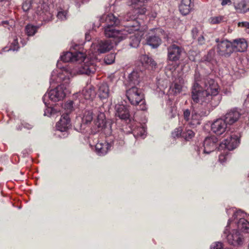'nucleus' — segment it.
<instances>
[{
	"instance_id": "39448f33",
	"label": "nucleus",
	"mask_w": 249,
	"mask_h": 249,
	"mask_svg": "<svg viewBox=\"0 0 249 249\" xmlns=\"http://www.w3.org/2000/svg\"><path fill=\"white\" fill-rule=\"evenodd\" d=\"M69 86L60 84L54 89L50 90L44 94L42 98L45 106H48V100L52 102H58L63 100L70 92Z\"/></svg>"
},
{
	"instance_id": "09e8293b",
	"label": "nucleus",
	"mask_w": 249,
	"mask_h": 249,
	"mask_svg": "<svg viewBox=\"0 0 249 249\" xmlns=\"http://www.w3.org/2000/svg\"><path fill=\"white\" fill-rule=\"evenodd\" d=\"M0 25L3 26L5 28H8L10 30V27H11L13 25V21L5 20L1 22Z\"/></svg>"
},
{
	"instance_id": "c85d7f7f",
	"label": "nucleus",
	"mask_w": 249,
	"mask_h": 249,
	"mask_svg": "<svg viewBox=\"0 0 249 249\" xmlns=\"http://www.w3.org/2000/svg\"><path fill=\"white\" fill-rule=\"evenodd\" d=\"M124 131L123 129H120L115 133L114 136V140L112 142L113 144L122 145L124 144Z\"/></svg>"
},
{
	"instance_id": "473e14b6",
	"label": "nucleus",
	"mask_w": 249,
	"mask_h": 249,
	"mask_svg": "<svg viewBox=\"0 0 249 249\" xmlns=\"http://www.w3.org/2000/svg\"><path fill=\"white\" fill-rule=\"evenodd\" d=\"M132 133L135 137H141L143 138L145 135L146 129L143 126H137L132 129Z\"/></svg>"
},
{
	"instance_id": "8fccbe9b",
	"label": "nucleus",
	"mask_w": 249,
	"mask_h": 249,
	"mask_svg": "<svg viewBox=\"0 0 249 249\" xmlns=\"http://www.w3.org/2000/svg\"><path fill=\"white\" fill-rule=\"evenodd\" d=\"M223 245L221 242H218L213 243L211 247V249H222Z\"/></svg>"
},
{
	"instance_id": "c756f323",
	"label": "nucleus",
	"mask_w": 249,
	"mask_h": 249,
	"mask_svg": "<svg viewBox=\"0 0 249 249\" xmlns=\"http://www.w3.org/2000/svg\"><path fill=\"white\" fill-rule=\"evenodd\" d=\"M146 41L147 44L153 48L159 47L161 42L160 38L156 35L149 36L147 38Z\"/></svg>"
},
{
	"instance_id": "a211bd4d",
	"label": "nucleus",
	"mask_w": 249,
	"mask_h": 249,
	"mask_svg": "<svg viewBox=\"0 0 249 249\" xmlns=\"http://www.w3.org/2000/svg\"><path fill=\"white\" fill-rule=\"evenodd\" d=\"M227 125L224 119L219 118L214 120L211 124V130L213 133L220 135L227 131Z\"/></svg>"
},
{
	"instance_id": "2f4dec72",
	"label": "nucleus",
	"mask_w": 249,
	"mask_h": 249,
	"mask_svg": "<svg viewBox=\"0 0 249 249\" xmlns=\"http://www.w3.org/2000/svg\"><path fill=\"white\" fill-rule=\"evenodd\" d=\"M95 125L98 128H103L106 124L105 115L104 113L98 114L97 118L94 121Z\"/></svg>"
},
{
	"instance_id": "f3484780",
	"label": "nucleus",
	"mask_w": 249,
	"mask_h": 249,
	"mask_svg": "<svg viewBox=\"0 0 249 249\" xmlns=\"http://www.w3.org/2000/svg\"><path fill=\"white\" fill-rule=\"evenodd\" d=\"M244 214L242 211L238 210L234 213L233 217L234 219H239L237 224L238 229L243 232L249 233V222L243 218Z\"/></svg>"
},
{
	"instance_id": "2eb2a0df",
	"label": "nucleus",
	"mask_w": 249,
	"mask_h": 249,
	"mask_svg": "<svg viewBox=\"0 0 249 249\" xmlns=\"http://www.w3.org/2000/svg\"><path fill=\"white\" fill-rule=\"evenodd\" d=\"M96 95L95 91L91 86H87L83 89L81 92L76 93L74 95V98H77L80 103H84L83 98L85 100L92 99Z\"/></svg>"
},
{
	"instance_id": "6e6d98bb",
	"label": "nucleus",
	"mask_w": 249,
	"mask_h": 249,
	"mask_svg": "<svg viewBox=\"0 0 249 249\" xmlns=\"http://www.w3.org/2000/svg\"><path fill=\"white\" fill-rule=\"evenodd\" d=\"M212 59L211 53L209 52L208 54L204 58V61L205 62H210Z\"/></svg>"
},
{
	"instance_id": "f8f14e48",
	"label": "nucleus",
	"mask_w": 249,
	"mask_h": 249,
	"mask_svg": "<svg viewBox=\"0 0 249 249\" xmlns=\"http://www.w3.org/2000/svg\"><path fill=\"white\" fill-rule=\"evenodd\" d=\"M218 139L215 136L207 137L203 142V148L198 150V154H200L201 150L204 154H210L213 152L217 147L218 144Z\"/></svg>"
},
{
	"instance_id": "5701e85b",
	"label": "nucleus",
	"mask_w": 249,
	"mask_h": 249,
	"mask_svg": "<svg viewBox=\"0 0 249 249\" xmlns=\"http://www.w3.org/2000/svg\"><path fill=\"white\" fill-rule=\"evenodd\" d=\"M231 44L232 50L234 49L236 51L240 52L246 51L248 46L246 40L243 38L233 40Z\"/></svg>"
},
{
	"instance_id": "1a4fd4ad",
	"label": "nucleus",
	"mask_w": 249,
	"mask_h": 249,
	"mask_svg": "<svg viewBox=\"0 0 249 249\" xmlns=\"http://www.w3.org/2000/svg\"><path fill=\"white\" fill-rule=\"evenodd\" d=\"M126 96L130 104L134 106L138 105L144 99V95L141 89L132 86L126 91Z\"/></svg>"
},
{
	"instance_id": "338daca9",
	"label": "nucleus",
	"mask_w": 249,
	"mask_h": 249,
	"mask_svg": "<svg viewBox=\"0 0 249 249\" xmlns=\"http://www.w3.org/2000/svg\"><path fill=\"white\" fill-rule=\"evenodd\" d=\"M4 0H0V2H1V1H4Z\"/></svg>"
},
{
	"instance_id": "7c9ffc66",
	"label": "nucleus",
	"mask_w": 249,
	"mask_h": 249,
	"mask_svg": "<svg viewBox=\"0 0 249 249\" xmlns=\"http://www.w3.org/2000/svg\"><path fill=\"white\" fill-rule=\"evenodd\" d=\"M9 43L10 44L9 49L6 50L7 51L10 50L15 51L18 50L19 47L18 43V38L17 36H12L9 38Z\"/></svg>"
},
{
	"instance_id": "5fc2aeb1",
	"label": "nucleus",
	"mask_w": 249,
	"mask_h": 249,
	"mask_svg": "<svg viewBox=\"0 0 249 249\" xmlns=\"http://www.w3.org/2000/svg\"><path fill=\"white\" fill-rule=\"evenodd\" d=\"M198 30L196 28H193L192 30V36L194 38H196L198 36Z\"/></svg>"
},
{
	"instance_id": "a19ab883",
	"label": "nucleus",
	"mask_w": 249,
	"mask_h": 249,
	"mask_svg": "<svg viewBox=\"0 0 249 249\" xmlns=\"http://www.w3.org/2000/svg\"><path fill=\"white\" fill-rule=\"evenodd\" d=\"M194 132L190 129L186 130L185 131L183 132L181 137L185 139L186 141H189L194 137Z\"/></svg>"
},
{
	"instance_id": "79ce46f5",
	"label": "nucleus",
	"mask_w": 249,
	"mask_h": 249,
	"mask_svg": "<svg viewBox=\"0 0 249 249\" xmlns=\"http://www.w3.org/2000/svg\"><path fill=\"white\" fill-rule=\"evenodd\" d=\"M115 54L111 53L107 55L104 58V62L107 65H110L113 63L115 61Z\"/></svg>"
},
{
	"instance_id": "f03ea898",
	"label": "nucleus",
	"mask_w": 249,
	"mask_h": 249,
	"mask_svg": "<svg viewBox=\"0 0 249 249\" xmlns=\"http://www.w3.org/2000/svg\"><path fill=\"white\" fill-rule=\"evenodd\" d=\"M203 86L195 82L192 88V99L194 102H202L203 105L215 107L221 100L219 87L213 79H204Z\"/></svg>"
},
{
	"instance_id": "423d86ee",
	"label": "nucleus",
	"mask_w": 249,
	"mask_h": 249,
	"mask_svg": "<svg viewBox=\"0 0 249 249\" xmlns=\"http://www.w3.org/2000/svg\"><path fill=\"white\" fill-rule=\"evenodd\" d=\"M115 44L110 40H101L93 43L90 47L89 53L92 58H96L97 55L111 50Z\"/></svg>"
},
{
	"instance_id": "bb28decb",
	"label": "nucleus",
	"mask_w": 249,
	"mask_h": 249,
	"mask_svg": "<svg viewBox=\"0 0 249 249\" xmlns=\"http://www.w3.org/2000/svg\"><path fill=\"white\" fill-rule=\"evenodd\" d=\"M142 72L140 71L134 70L128 75V80L130 84L138 85L141 81Z\"/></svg>"
},
{
	"instance_id": "4c0bfd02",
	"label": "nucleus",
	"mask_w": 249,
	"mask_h": 249,
	"mask_svg": "<svg viewBox=\"0 0 249 249\" xmlns=\"http://www.w3.org/2000/svg\"><path fill=\"white\" fill-rule=\"evenodd\" d=\"M77 101H78V100H77V99H75L74 101H69L65 104L64 108L67 111V113L71 112L73 110V104H76Z\"/></svg>"
},
{
	"instance_id": "603ef678",
	"label": "nucleus",
	"mask_w": 249,
	"mask_h": 249,
	"mask_svg": "<svg viewBox=\"0 0 249 249\" xmlns=\"http://www.w3.org/2000/svg\"><path fill=\"white\" fill-rule=\"evenodd\" d=\"M177 114V109L175 107H171L170 111L169 114V116L170 118H174Z\"/></svg>"
},
{
	"instance_id": "aec40b11",
	"label": "nucleus",
	"mask_w": 249,
	"mask_h": 249,
	"mask_svg": "<svg viewBox=\"0 0 249 249\" xmlns=\"http://www.w3.org/2000/svg\"><path fill=\"white\" fill-rule=\"evenodd\" d=\"M70 120L69 115L68 114H64L61 116L60 120L56 124L57 130L62 132H65L64 134L65 135L64 137L68 135L67 131L70 125Z\"/></svg>"
},
{
	"instance_id": "680f3d73",
	"label": "nucleus",
	"mask_w": 249,
	"mask_h": 249,
	"mask_svg": "<svg viewBox=\"0 0 249 249\" xmlns=\"http://www.w3.org/2000/svg\"><path fill=\"white\" fill-rule=\"evenodd\" d=\"M156 15H157V14L156 13H155L152 14L151 16L153 18H155L156 17Z\"/></svg>"
},
{
	"instance_id": "f704fd0d",
	"label": "nucleus",
	"mask_w": 249,
	"mask_h": 249,
	"mask_svg": "<svg viewBox=\"0 0 249 249\" xmlns=\"http://www.w3.org/2000/svg\"><path fill=\"white\" fill-rule=\"evenodd\" d=\"M235 8L239 10L241 13H246L248 11V8H246V4L244 0H242L240 2L235 5Z\"/></svg>"
},
{
	"instance_id": "0eeeda50",
	"label": "nucleus",
	"mask_w": 249,
	"mask_h": 249,
	"mask_svg": "<svg viewBox=\"0 0 249 249\" xmlns=\"http://www.w3.org/2000/svg\"><path fill=\"white\" fill-rule=\"evenodd\" d=\"M231 222V221L229 219L224 231L223 234L226 237L227 241L230 244L234 246H240L243 242V238L237 230H232L231 231H230V225Z\"/></svg>"
},
{
	"instance_id": "a878e982",
	"label": "nucleus",
	"mask_w": 249,
	"mask_h": 249,
	"mask_svg": "<svg viewBox=\"0 0 249 249\" xmlns=\"http://www.w3.org/2000/svg\"><path fill=\"white\" fill-rule=\"evenodd\" d=\"M111 145L108 142H98L95 145V151L99 156H104L107 153Z\"/></svg>"
},
{
	"instance_id": "3c124183",
	"label": "nucleus",
	"mask_w": 249,
	"mask_h": 249,
	"mask_svg": "<svg viewBox=\"0 0 249 249\" xmlns=\"http://www.w3.org/2000/svg\"><path fill=\"white\" fill-rule=\"evenodd\" d=\"M238 25L239 26L246 28V32L249 33V22L247 21L239 22Z\"/></svg>"
},
{
	"instance_id": "864d4df0",
	"label": "nucleus",
	"mask_w": 249,
	"mask_h": 249,
	"mask_svg": "<svg viewBox=\"0 0 249 249\" xmlns=\"http://www.w3.org/2000/svg\"><path fill=\"white\" fill-rule=\"evenodd\" d=\"M198 43L199 45H202L205 43V39L203 35H200L197 39Z\"/></svg>"
},
{
	"instance_id": "9d476101",
	"label": "nucleus",
	"mask_w": 249,
	"mask_h": 249,
	"mask_svg": "<svg viewBox=\"0 0 249 249\" xmlns=\"http://www.w3.org/2000/svg\"><path fill=\"white\" fill-rule=\"evenodd\" d=\"M81 123L75 126V129L81 133H86L89 129V125L93 120V112L91 110H84L81 117Z\"/></svg>"
},
{
	"instance_id": "20e7f679",
	"label": "nucleus",
	"mask_w": 249,
	"mask_h": 249,
	"mask_svg": "<svg viewBox=\"0 0 249 249\" xmlns=\"http://www.w3.org/2000/svg\"><path fill=\"white\" fill-rule=\"evenodd\" d=\"M89 54V57L92 55L91 54ZM90 59L89 58H86L84 55V57L82 60H79L78 61L82 62L81 63L78 67L75 68H72L71 66V71H74L73 76L76 74H86L90 75L93 74L97 70V67L96 64V58H92L90 57Z\"/></svg>"
},
{
	"instance_id": "c03bdc74",
	"label": "nucleus",
	"mask_w": 249,
	"mask_h": 249,
	"mask_svg": "<svg viewBox=\"0 0 249 249\" xmlns=\"http://www.w3.org/2000/svg\"><path fill=\"white\" fill-rule=\"evenodd\" d=\"M223 20L222 16L212 17L210 18V22L212 24L220 23Z\"/></svg>"
},
{
	"instance_id": "4468645a",
	"label": "nucleus",
	"mask_w": 249,
	"mask_h": 249,
	"mask_svg": "<svg viewBox=\"0 0 249 249\" xmlns=\"http://www.w3.org/2000/svg\"><path fill=\"white\" fill-rule=\"evenodd\" d=\"M239 143V139L238 136L232 134L221 142L218 149L219 151L223 149L232 150L238 145Z\"/></svg>"
},
{
	"instance_id": "e2e57ef3",
	"label": "nucleus",
	"mask_w": 249,
	"mask_h": 249,
	"mask_svg": "<svg viewBox=\"0 0 249 249\" xmlns=\"http://www.w3.org/2000/svg\"><path fill=\"white\" fill-rule=\"evenodd\" d=\"M156 30V29H151V31H154V30ZM156 31H159V32H160V31H161V30H160V29H156Z\"/></svg>"
},
{
	"instance_id": "bf43d9fd",
	"label": "nucleus",
	"mask_w": 249,
	"mask_h": 249,
	"mask_svg": "<svg viewBox=\"0 0 249 249\" xmlns=\"http://www.w3.org/2000/svg\"><path fill=\"white\" fill-rule=\"evenodd\" d=\"M244 118L246 122H248V124H249V112H247Z\"/></svg>"
},
{
	"instance_id": "6ab92c4d",
	"label": "nucleus",
	"mask_w": 249,
	"mask_h": 249,
	"mask_svg": "<svg viewBox=\"0 0 249 249\" xmlns=\"http://www.w3.org/2000/svg\"><path fill=\"white\" fill-rule=\"evenodd\" d=\"M84 57V54L80 52H67L60 56L61 60L64 62L78 61Z\"/></svg>"
},
{
	"instance_id": "72a5a7b5",
	"label": "nucleus",
	"mask_w": 249,
	"mask_h": 249,
	"mask_svg": "<svg viewBox=\"0 0 249 249\" xmlns=\"http://www.w3.org/2000/svg\"><path fill=\"white\" fill-rule=\"evenodd\" d=\"M184 83L183 80L181 78L178 80V82L176 80L174 82V86L173 87V91L175 93H179L181 92L183 85Z\"/></svg>"
},
{
	"instance_id": "4be33fe9",
	"label": "nucleus",
	"mask_w": 249,
	"mask_h": 249,
	"mask_svg": "<svg viewBox=\"0 0 249 249\" xmlns=\"http://www.w3.org/2000/svg\"><path fill=\"white\" fill-rule=\"evenodd\" d=\"M100 21L106 23L105 26H116L120 23V19L112 14L103 15Z\"/></svg>"
},
{
	"instance_id": "13d9d810",
	"label": "nucleus",
	"mask_w": 249,
	"mask_h": 249,
	"mask_svg": "<svg viewBox=\"0 0 249 249\" xmlns=\"http://www.w3.org/2000/svg\"><path fill=\"white\" fill-rule=\"evenodd\" d=\"M221 0V5L222 6H225L228 4L229 3H231V0Z\"/></svg>"
},
{
	"instance_id": "393cba45",
	"label": "nucleus",
	"mask_w": 249,
	"mask_h": 249,
	"mask_svg": "<svg viewBox=\"0 0 249 249\" xmlns=\"http://www.w3.org/2000/svg\"><path fill=\"white\" fill-rule=\"evenodd\" d=\"M194 3L192 0H182L181 3L179 6V10L183 15H188L193 9Z\"/></svg>"
},
{
	"instance_id": "69168bd1",
	"label": "nucleus",
	"mask_w": 249,
	"mask_h": 249,
	"mask_svg": "<svg viewBox=\"0 0 249 249\" xmlns=\"http://www.w3.org/2000/svg\"><path fill=\"white\" fill-rule=\"evenodd\" d=\"M18 129L19 130H21L22 128H21L20 126H19V127Z\"/></svg>"
},
{
	"instance_id": "49530a36",
	"label": "nucleus",
	"mask_w": 249,
	"mask_h": 249,
	"mask_svg": "<svg viewBox=\"0 0 249 249\" xmlns=\"http://www.w3.org/2000/svg\"><path fill=\"white\" fill-rule=\"evenodd\" d=\"M224 150V151L219 156V160L221 163H224L227 160L228 151L226 150Z\"/></svg>"
},
{
	"instance_id": "6e6552de",
	"label": "nucleus",
	"mask_w": 249,
	"mask_h": 249,
	"mask_svg": "<svg viewBox=\"0 0 249 249\" xmlns=\"http://www.w3.org/2000/svg\"><path fill=\"white\" fill-rule=\"evenodd\" d=\"M200 105L197 110L193 109L191 114V123L193 124H200L202 117L207 116L215 107L211 106L203 105L202 102H195Z\"/></svg>"
},
{
	"instance_id": "cd10ccee",
	"label": "nucleus",
	"mask_w": 249,
	"mask_h": 249,
	"mask_svg": "<svg viewBox=\"0 0 249 249\" xmlns=\"http://www.w3.org/2000/svg\"><path fill=\"white\" fill-rule=\"evenodd\" d=\"M109 94V88L107 83L102 84L99 88L98 96L101 99H107Z\"/></svg>"
},
{
	"instance_id": "c9c22d12",
	"label": "nucleus",
	"mask_w": 249,
	"mask_h": 249,
	"mask_svg": "<svg viewBox=\"0 0 249 249\" xmlns=\"http://www.w3.org/2000/svg\"><path fill=\"white\" fill-rule=\"evenodd\" d=\"M48 103H49L48 104V106H45L47 107V108L44 110V116H50L56 114L57 112L59 111V110H57V109L54 108L53 107H50V102H48Z\"/></svg>"
},
{
	"instance_id": "e433bc0d",
	"label": "nucleus",
	"mask_w": 249,
	"mask_h": 249,
	"mask_svg": "<svg viewBox=\"0 0 249 249\" xmlns=\"http://www.w3.org/2000/svg\"><path fill=\"white\" fill-rule=\"evenodd\" d=\"M38 27L31 24H28L26 26L25 30L28 36H32L37 32Z\"/></svg>"
},
{
	"instance_id": "4d7b16f0",
	"label": "nucleus",
	"mask_w": 249,
	"mask_h": 249,
	"mask_svg": "<svg viewBox=\"0 0 249 249\" xmlns=\"http://www.w3.org/2000/svg\"><path fill=\"white\" fill-rule=\"evenodd\" d=\"M21 125L24 128L28 130L32 129L33 127V125L25 122L22 123Z\"/></svg>"
},
{
	"instance_id": "774afa93",
	"label": "nucleus",
	"mask_w": 249,
	"mask_h": 249,
	"mask_svg": "<svg viewBox=\"0 0 249 249\" xmlns=\"http://www.w3.org/2000/svg\"><path fill=\"white\" fill-rule=\"evenodd\" d=\"M248 11H249V7L248 8Z\"/></svg>"
},
{
	"instance_id": "de8ad7c7",
	"label": "nucleus",
	"mask_w": 249,
	"mask_h": 249,
	"mask_svg": "<svg viewBox=\"0 0 249 249\" xmlns=\"http://www.w3.org/2000/svg\"><path fill=\"white\" fill-rule=\"evenodd\" d=\"M183 115L184 119L187 121H189L191 120V111L189 109H187L184 110L183 111Z\"/></svg>"
},
{
	"instance_id": "dca6fc26",
	"label": "nucleus",
	"mask_w": 249,
	"mask_h": 249,
	"mask_svg": "<svg viewBox=\"0 0 249 249\" xmlns=\"http://www.w3.org/2000/svg\"><path fill=\"white\" fill-rule=\"evenodd\" d=\"M168 59L172 62L178 61L183 52V48L175 44H172L167 48Z\"/></svg>"
},
{
	"instance_id": "b1692460",
	"label": "nucleus",
	"mask_w": 249,
	"mask_h": 249,
	"mask_svg": "<svg viewBox=\"0 0 249 249\" xmlns=\"http://www.w3.org/2000/svg\"><path fill=\"white\" fill-rule=\"evenodd\" d=\"M116 116L122 120H127L129 118V111L128 107L123 105H117L115 107Z\"/></svg>"
},
{
	"instance_id": "37998d69",
	"label": "nucleus",
	"mask_w": 249,
	"mask_h": 249,
	"mask_svg": "<svg viewBox=\"0 0 249 249\" xmlns=\"http://www.w3.org/2000/svg\"><path fill=\"white\" fill-rule=\"evenodd\" d=\"M182 129L181 127L176 128L174 131L172 133V136L174 138H178L181 136L182 134Z\"/></svg>"
},
{
	"instance_id": "f257e3e1",
	"label": "nucleus",
	"mask_w": 249,
	"mask_h": 249,
	"mask_svg": "<svg viewBox=\"0 0 249 249\" xmlns=\"http://www.w3.org/2000/svg\"><path fill=\"white\" fill-rule=\"evenodd\" d=\"M147 0H131V5L135 9L134 14H131V12L128 13L124 18V20L130 21L131 22L124 25V29L122 30H116L115 26H104V35L106 37L113 38V42L115 45L122 40L126 38L127 32H131V30H137L139 28L138 21L135 20L136 15L144 14L146 9L143 7L144 3Z\"/></svg>"
},
{
	"instance_id": "7ed1b4c3",
	"label": "nucleus",
	"mask_w": 249,
	"mask_h": 249,
	"mask_svg": "<svg viewBox=\"0 0 249 249\" xmlns=\"http://www.w3.org/2000/svg\"><path fill=\"white\" fill-rule=\"evenodd\" d=\"M74 71H71V66H66L59 69L53 70L51 73L50 83L52 85L60 83L69 86L70 79L73 76Z\"/></svg>"
},
{
	"instance_id": "412c9836",
	"label": "nucleus",
	"mask_w": 249,
	"mask_h": 249,
	"mask_svg": "<svg viewBox=\"0 0 249 249\" xmlns=\"http://www.w3.org/2000/svg\"><path fill=\"white\" fill-rule=\"evenodd\" d=\"M241 116V113L237 108H233L228 111L224 116V119L227 124H232L236 122Z\"/></svg>"
},
{
	"instance_id": "ddd939ff",
	"label": "nucleus",
	"mask_w": 249,
	"mask_h": 249,
	"mask_svg": "<svg viewBox=\"0 0 249 249\" xmlns=\"http://www.w3.org/2000/svg\"><path fill=\"white\" fill-rule=\"evenodd\" d=\"M139 28L137 30H131V32H127L126 36L129 34V45L132 48H137L140 43L142 37L143 36V31L141 30L140 24L138 21Z\"/></svg>"
},
{
	"instance_id": "58836bf2",
	"label": "nucleus",
	"mask_w": 249,
	"mask_h": 249,
	"mask_svg": "<svg viewBox=\"0 0 249 249\" xmlns=\"http://www.w3.org/2000/svg\"><path fill=\"white\" fill-rule=\"evenodd\" d=\"M141 60L142 63H144L145 64L153 66H156V63L154 61L152 60V59L149 57L147 55H143L141 57Z\"/></svg>"
},
{
	"instance_id": "ea45409f",
	"label": "nucleus",
	"mask_w": 249,
	"mask_h": 249,
	"mask_svg": "<svg viewBox=\"0 0 249 249\" xmlns=\"http://www.w3.org/2000/svg\"><path fill=\"white\" fill-rule=\"evenodd\" d=\"M57 17L58 19L63 21L67 19L68 17V12L67 10L60 9L58 11Z\"/></svg>"
},
{
	"instance_id": "0e129e2a",
	"label": "nucleus",
	"mask_w": 249,
	"mask_h": 249,
	"mask_svg": "<svg viewBox=\"0 0 249 249\" xmlns=\"http://www.w3.org/2000/svg\"><path fill=\"white\" fill-rule=\"evenodd\" d=\"M21 43L22 44L23 46H24L26 44L25 42H23L22 41H21Z\"/></svg>"
},
{
	"instance_id": "9b49d317",
	"label": "nucleus",
	"mask_w": 249,
	"mask_h": 249,
	"mask_svg": "<svg viewBox=\"0 0 249 249\" xmlns=\"http://www.w3.org/2000/svg\"><path fill=\"white\" fill-rule=\"evenodd\" d=\"M215 41L217 43V53L219 55L226 57L230 56L233 52L231 42L228 40H219V38H217Z\"/></svg>"
},
{
	"instance_id": "a18cd8bd",
	"label": "nucleus",
	"mask_w": 249,
	"mask_h": 249,
	"mask_svg": "<svg viewBox=\"0 0 249 249\" xmlns=\"http://www.w3.org/2000/svg\"><path fill=\"white\" fill-rule=\"evenodd\" d=\"M32 0H25L22 4V9L24 11H28L31 8Z\"/></svg>"
},
{
	"instance_id": "052dcab7",
	"label": "nucleus",
	"mask_w": 249,
	"mask_h": 249,
	"mask_svg": "<svg viewBox=\"0 0 249 249\" xmlns=\"http://www.w3.org/2000/svg\"><path fill=\"white\" fill-rule=\"evenodd\" d=\"M245 104L246 106L249 104V94L247 96V97L245 101Z\"/></svg>"
}]
</instances>
